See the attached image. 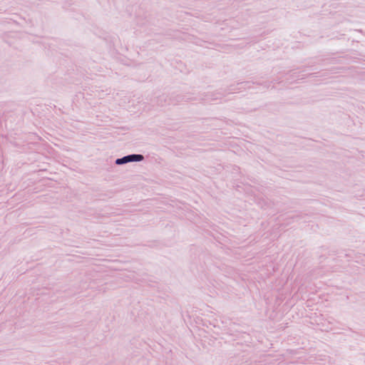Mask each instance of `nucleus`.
<instances>
[{
	"instance_id": "nucleus-1",
	"label": "nucleus",
	"mask_w": 365,
	"mask_h": 365,
	"mask_svg": "<svg viewBox=\"0 0 365 365\" xmlns=\"http://www.w3.org/2000/svg\"><path fill=\"white\" fill-rule=\"evenodd\" d=\"M143 159V155H130L125 156L123 158H119L116 160V164H123L131 161H140Z\"/></svg>"
}]
</instances>
